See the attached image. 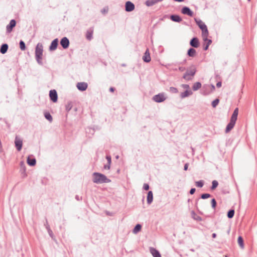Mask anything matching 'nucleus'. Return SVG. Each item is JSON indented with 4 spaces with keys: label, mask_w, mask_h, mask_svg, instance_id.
Wrapping results in <instances>:
<instances>
[{
    "label": "nucleus",
    "mask_w": 257,
    "mask_h": 257,
    "mask_svg": "<svg viewBox=\"0 0 257 257\" xmlns=\"http://www.w3.org/2000/svg\"><path fill=\"white\" fill-rule=\"evenodd\" d=\"M106 159L107 161V163L111 164V157L110 155H106Z\"/></svg>",
    "instance_id": "49530a36"
},
{
    "label": "nucleus",
    "mask_w": 257,
    "mask_h": 257,
    "mask_svg": "<svg viewBox=\"0 0 257 257\" xmlns=\"http://www.w3.org/2000/svg\"><path fill=\"white\" fill-rule=\"evenodd\" d=\"M20 48L22 51H24L26 49L25 43L22 40H21L19 42Z\"/></svg>",
    "instance_id": "c9c22d12"
},
{
    "label": "nucleus",
    "mask_w": 257,
    "mask_h": 257,
    "mask_svg": "<svg viewBox=\"0 0 257 257\" xmlns=\"http://www.w3.org/2000/svg\"><path fill=\"white\" fill-rule=\"evenodd\" d=\"M235 123H234L231 121L227 124L225 128V132L226 133H229L234 126Z\"/></svg>",
    "instance_id": "393cba45"
},
{
    "label": "nucleus",
    "mask_w": 257,
    "mask_h": 257,
    "mask_svg": "<svg viewBox=\"0 0 257 257\" xmlns=\"http://www.w3.org/2000/svg\"><path fill=\"white\" fill-rule=\"evenodd\" d=\"M48 233L49 236L51 237V238L53 240H55V237L53 233L52 230L51 229L50 230H48Z\"/></svg>",
    "instance_id": "c03bdc74"
},
{
    "label": "nucleus",
    "mask_w": 257,
    "mask_h": 257,
    "mask_svg": "<svg viewBox=\"0 0 257 257\" xmlns=\"http://www.w3.org/2000/svg\"><path fill=\"white\" fill-rule=\"evenodd\" d=\"M163 18L170 19L173 22L179 23L182 21V17H163Z\"/></svg>",
    "instance_id": "f704fd0d"
},
{
    "label": "nucleus",
    "mask_w": 257,
    "mask_h": 257,
    "mask_svg": "<svg viewBox=\"0 0 257 257\" xmlns=\"http://www.w3.org/2000/svg\"><path fill=\"white\" fill-rule=\"evenodd\" d=\"M59 43V40L58 38L54 39L51 43L49 47V50L50 51H53L57 49Z\"/></svg>",
    "instance_id": "9b49d317"
},
{
    "label": "nucleus",
    "mask_w": 257,
    "mask_h": 257,
    "mask_svg": "<svg viewBox=\"0 0 257 257\" xmlns=\"http://www.w3.org/2000/svg\"><path fill=\"white\" fill-rule=\"evenodd\" d=\"M143 188L145 190H146V191L149 190V188H150L149 185L148 184H147V183L144 184Z\"/></svg>",
    "instance_id": "a18cd8bd"
},
{
    "label": "nucleus",
    "mask_w": 257,
    "mask_h": 257,
    "mask_svg": "<svg viewBox=\"0 0 257 257\" xmlns=\"http://www.w3.org/2000/svg\"><path fill=\"white\" fill-rule=\"evenodd\" d=\"M202 84L200 82H196L194 83L192 86V89L193 91H197L201 87Z\"/></svg>",
    "instance_id": "c756f323"
},
{
    "label": "nucleus",
    "mask_w": 257,
    "mask_h": 257,
    "mask_svg": "<svg viewBox=\"0 0 257 257\" xmlns=\"http://www.w3.org/2000/svg\"><path fill=\"white\" fill-rule=\"evenodd\" d=\"M15 147L18 151H20L22 149L23 141L17 136L15 138Z\"/></svg>",
    "instance_id": "f8f14e48"
},
{
    "label": "nucleus",
    "mask_w": 257,
    "mask_h": 257,
    "mask_svg": "<svg viewBox=\"0 0 257 257\" xmlns=\"http://www.w3.org/2000/svg\"><path fill=\"white\" fill-rule=\"evenodd\" d=\"M17 22L15 19L10 21L9 24L6 27V31L7 33H10L12 32L14 28L16 26Z\"/></svg>",
    "instance_id": "1a4fd4ad"
},
{
    "label": "nucleus",
    "mask_w": 257,
    "mask_h": 257,
    "mask_svg": "<svg viewBox=\"0 0 257 257\" xmlns=\"http://www.w3.org/2000/svg\"><path fill=\"white\" fill-rule=\"evenodd\" d=\"M75 198L76 199V200H77V201H80V200H82V197H79L78 195H76L75 196Z\"/></svg>",
    "instance_id": "603ef678"
},
{
    "label": "nucleus",
    "mask_w": 257,
    "mask_h": 257,
    "mask_svg": "<svg viewBox=\"0 0 257 257\" xmlns=\"http://www.w3.org/2000/svg\"><path fill=\"white\" fill-rule=\"evenodd\" d=\"M186 62H187V60L184 59L183 61L179 62V63H177L176 64H175V65H184V64H186Z\"/></svg>",
    "instance_id": "3c124183"
},
{
    "label": "nucleus",
    "mask_w": 257,
    "mask_h": 257,
    "mask_svg": "<svg viewBox=\"0 0 257 257\" xmlns=\"http://www.w3.org/2000/svg\"><path fill=\"white\" fill-rule=\"evenodd\" d=\"M44 116L45 118L50 122H52L53 120V117L49 112H45L44 113Z\"/></svg>",
    "instance_id": "72a5a7b5"
},
{
    "label": "nucleus",
    "mask_w": 257,
    "mask_h": 257,
    "mask_svg": "<svg viewBox=\"0 0 257 257\" xmlns=\"http://www.w3.org/2000/svg\"><path fill=\"white\" fill-rule=\"evenodd\" d=\"M238 114V108L237 107L235 108L231 115L230 121L236 123V120L237 119V116Z\"/></svg>",
    "instance_id": "4468645a"
},
{
    "label": "nucleus",
    "mask_w": 257,
    "mask_h": 257,
    "mask_svg": "<svg viewBox=\"0 0 257 257\" xmlns=\"http://www.w3.org/2000/svg\"><path fill=\"white\" fill-rule=\"evenodd\" d=\"M193 94L191 90H186L184 92H181L180 94V97L181 99L187 97Z\"/></svg>",
    "instance_id": "6ab92c4d"
},
{
    "label": "nucleus",
    "mask_w": 257,
    "mask_h": 257,
    "mask_svg": "<svg viewBox=\"0 0 257 257\" xmlns=\"http://www.w3.org/2000/svg\"><path fill=\"white\" fill-rule=\"evenodd\" d=\"M235 211L233 209H229L227 213V216L229 219H231L233 218V217L234 215Z\"/></svg>",
    "instance_id": "473e14b6"
},
{
    "label": "nucleus",
    "mask_w": 257,
    "mask_h": 257,
    "mask_svg": "<svg viewBox=\"0 0 257 257\" xmlns=\"http://www.w3.org/2000/svg\"><path fill=\"white\" fill-rule=\"evenodd\" d=\"M237 242L241 248H244V240L242 236H239L237 238Z\"/></svg>",
    "instance_id": "7c9ffc66"
},
{
    "label": "nucleus",
    "mask_w": 257,
    "mask_h": 257,
    "mask_svg": "<svg viewBox=\"0 0 257 257\" xmlns=\"http://www.w3.org/2000/svg\"><path fill=\"white\" fill-rule=\"evenodd\" d=\"M191 214L192 217L195 220H196L197 221H201L202 220V218L200 216L197 215L194 211L192 210L191 212Z\"/></svg>",
    "instance_id": "cd10ccee"
},
{
    "label": "nucleus",
    "mask_w": 257,
    "mask_h": 257,
    "mask_svg": "<svg viewBox=\"0 0 257 257\" xmlns=\"http://www.w3.org/2000/svg\"><path fill=\"white\" fill-rule=\"evenodd\" d=\"M182 13L183 15H186L190 16L193 15L192 12L187 7H184L182 9Z\"/></svg>",
    "instance_id": "b1692460"
},
{
    "label": "nucleus",
    "mask_w": 257,
    "mask_h": 257,
    "mask_svg": "<svg viewBox=\"0 0 257 257\" xmlns=\"http://www.w3.org/2000/svg\"><path fill=\"white\" fill-rule=\"evenodd\" d=\"M190 45L194 48H197L200 45L199 39L196 37H193L190 41Z\"/></svg>",
    "instance_id": "9d476101"
},
{
    "label": "nucleus",
    "mask_w": 257,
    "mask_h": 257,
    "mask_svg": "<svg viewBox=\"0 0 257 257\" xmlns=\"http://www.w3.org/2000/svg\"><path fill=\"white\" fill-rule=\"evenodd\" d=\"M43 53V46L41 43H38L36 47L35 51V59L37 63L40 65H43L42 61Z\"/></svg>",
    "instance_id": "f03ea898"
},
{
    "label": "nucleus",
    "mask_w": 257,
    "mask_h": 257,
    "mask_svg": "<svg viewBox=\"0 0 257 257\" xmlns=\"http://www.w3.org/2000/svg\"><path fill=\"white\" fill-rule=\"evenodd\" d=\"M74 110L76 112L77 111V108L76 107L74 108Z\"/></svg>",
    "instance_id": "69168bd1"
},
{
    "label": "nucleus",
    "mask_w": 257,
    "mask_h": 257,
    "mask_svg": "<svg viewBox=\"0 0 257 257\" xmlns=\"http://www.w3.org/2000/svg\"><path fill=\"white\" fill-rule=\"evenodd\" d=\"M135 9L134 5L131 2H127L125 3V10L127 12H131Z\"/></svg>",
    "instance_id": "412c9836"
},
{
    "label": "nucleus",
    "mask_w": 257,
    "mask_h": 257,
    "mask_svg": "<svg viewBox=\"0 0 257 257\" xmlns=\"http://www.w3.org/2000/svg\"><path fill=\"white\" fill-rule=\"evenodd\" d=\"M167 99V97L165 96V93H160L158 94L155 95L152 97V100L157 103H161Z\"/></svg>",
    "instance_id": "39448f33"
},
{
    "label": "nucleus",
    "mask_w": 257,
    "mask_h": 257,
    "mask_svg": "<svg viewBox=\"0 0 257 257\" xmlns=\"http://www.w3.org/2000/svg\"><path fill=\"white\" fill-rule=\"evenodd\" d=\"M162 0H148L146 1V4L148 6H152Z\"/></svg>",
    "instance_id": "2f4dec72"
},
{
    "label": "nucleus",
    "mask_w": 257,
    "mask_h": 257,
    "mask_svg": "<svg viewBox=\"0 0 257 257\" xmlns=\"http://www.w3.org/2000/svg\"><path fill=\"white\" fill-rule=\"evenodd\" d=\"M197 72L196 66L192 65L189 68L187 69L186 72L184 74L182 78L186 81H191Z\"/></svg>",
    "instance_id": "7ed1b4c3"
},
{
    "label": "nucleus",
    "mask_w": 257,
    "mask_h": 257,
    "mask_svg": "<svg viewBox=\"0 0 257 257\" xmlns=\"http://www.w3.org/2000/svg\"><path fill=\"white\" fill-rule=\"evenodd\" d=\"M73 102L72 101H69L65 105V110L67 112H68L73 108Z\"/></svg>",
    "instance_id": "c85d7f7f"
},
{
    "label": "nucleus",
    "mask_w": 257,
    "mask_h": 257,
    "mask_svg": "<svg viewBox=\"0 0 257 257\" xmlns=\"http://www.w3.org/2000/svg\"><path fill=\"white\" fill-rule=\"evenodd\" d=\"M222 192L224 194H228V193H229V191H227V190H222Z\"/></svg>",
    "instance_id": "4d7b16f0"
},
{
    "label": "nucleus",
    "mask_w": 257,
    "mask_h": 257,
    "mask_svg": "<svg viewBox=\"0 0 257 257\" xmlns=\"http://www.w3.org/2000/svg\"><path fill=\"white\" fill-rule=\"evenodd\" d=\"M174 71H177L178 70L177 68H173L172 69ZM186 68L185 67H182V66H180L178 68V70L179 71H180V72H183L184 71H185L186 70Z\"/></svg>",
    "instance_id": "37998d69"
},
{
    "label": "nucleus",
    "mask_w": 257,
    "mask_h": 257,
    "mask_svg": "<svg viewBox=\"0 0 257 257\" xmlns=\"http://www.w3.org/2000/svg\"><path fill=\"white\" fill-rule=\"evenodd\" d=\"M204 183L203 180H199L195 182V185L197 187L202 188L204 185Z\"/></svg>",
    "instance_id": "58836bf2"
},
{
    "label": "nucleus",
    "mask_w": 257,
    "mask_h": 257,
    "mask_svg": "<svg viewBox=\"0 0 257 257\" xmlns=\"http://www.w3.org/2000/svg\"><path fill=\"white\" fill-rule=\"evenodd\" d=\"M199 200V198H198L197 200H196V205H197V201Z\"/></svg>",
    "instance_id": "774afa93"
},
{
    "label": "nucleus",
    "mask_w": 257,
    "mask_h": 257,
    "mask_svg": "<svg viewBox=\"0 0 257 257\" xmlns=\"http://www.w3.org/2000/svg\"><path fill=\"white\" fill-rule=\"evenodd\" d=\"M27 163L30 166L33 167L36 164V159L34 157L29 156L27 159Z\"/></svg>",
    "instance_id": "2eb2a0df"
},
{
    "label": "nucleus",
    "mask_w": 257,
    "mask_h": 257,
    "mask_svg": "<svg viewBox=\"0 0 257 257\" xmlns=\"http://www.w3.org/2000/svg\"><path fill=\"white\" fill-rule=\"evenodd\" d=\"M208 35H206V36L203 35V40L204 41L203 45V49L204 51H207L208 49L209 45L212 43V40L207 38V36Z\"/></svg>",
    "instance_id": "423d86ee"
},
{
    "label": "nucleus",
    "mask_w": 257,
    "mask_h": 257,
    "mask_svg": "<svg viewBox=\"0 0 257 257\" xmlns=\"http://www.w3.org/2000/svg\"><path fill=\"white\" fill-rule=\"evenodd\" d=\"M173 65V64H168L167 65H166V67L168 68L169 67H171Z\"/></svg>",
    "instance_id": "680f3d73"
},
{
    "label": "nucleus",
    "mask_w": 257,
    "mask_h": 257,
    "mask_svg": "<svg viewBox=\"0 0 257 257\" xmlns=\"http://www.w3.org/2000/svg\"><path fill=\"white\" fill-rule=\"evenodd\" d=\"M20 167H21L20 172H21V173L22 174H24V177L27 176L26 172V167L25 164L23 161H21L20 162Z\"/></svg>",
    "instance_id": "a878e982"
},
{
    "label": "nucleus",
    "mask_w": 257,
    "mask_h": 257,
    "mask_svg": "<svg viewBox=\"0 0 257 257\" xmlns=\"http://www.w3.org/2000/svg\"><path fill=\"white\" fill-rule=\"evenodd\" d=\"M153 201V193L152 191H149L147 193V201L148 204H151Z\"/></svg>",
    "instance_id": "4be33fe9"
},
{
    "label": "nucleus",
    "mask_w": 257,
    "mask_h": 257,
    "mask_svg": "<svg viewBox=\"0 0 257 257\" xmlns=\"http://www.w3.org/2000/svg\"><path fill=\"white\" fill-rule=\"evenodd\" d=\"M218 182L216 180H213L212 182V185L210 187V189L211 190H215L218 186Z\"/></svg>",
    "instance_id": "e433bc0d"
},
{
    "label": "nucleus",
    "mask_w": 257,
    "mask_h": 257,
    "mask_svg": "<svg viewBox=\"0 0 257 257\" xmlns=\"http://www.w3.org/2000/svg\"><path fill=\"white\" fill-rule=\"evenodd\" d=\"M216 234L215 233H213L212 234V237L213 238H215L216 237Z\"/></svg>",
    "instance_id": "bf43d9fd"
},
{
    "label": "nucleus",
    "mask_w": 257,
    "mask_h": 257,
    "mask_svg": "<svg viewBox=\"0 0 257 257\" xmlns=\"http://www.w3.org/2000/svg\"><path fill=\"white\" fill-rule=\"evenodd\" d=\"M45 228H46V229H47V231H48V230H51V228H50V225H47V226H45Z\"/></svg>",
    "instance_id": "13d9d810"
},
{
    "label": "nucleus",
    "mask_w": 257,
    "mask_h": 257,
    "mask_svg": "<svg viewBox=\"0 0 257 257\" xmlns=\"http://www.w3.org/2000/svg\"><path fill=\"white\" fill-rule=\"evenodd\" d=\"M77 88L80 91L86 90L88 87V84L85 82H78L76 84Z\"/></svg>",
    "instance_id": "ddd939ff"
},
{
    "label": "nucleus",
    "mask_w": 257,
    "mask_h": 257,
    "mask_svg": "<svg viewBox=\"0 0 257 257\" xmlns=\"http://www.w3.org/2000/svg\"><path fill=\"white\" fill-rule=\"evenodd\" d=\"M196 191V189L195 188H192L190 190V191H189V193L191 194V195H193V194H194V193Z\"/></svg>",
    "instance_id": "8fccbe9b"
},
{
    "label": "nucleus",
    "mask_w": 257,
    "mask_h": 257,
    "mask_svg": "<svg viewBox=\"0 0 257 257\" xmlns=\"http://www.w3.org/2000/svg\"><path fill=\"white\" fill-rule=\"evenodd\" d=\"M219 99L217 98L213 100L211 102L212 107L215 108L219 104Z\"/></svg>",
    "instance_id": "4c0bfd02"
},
{
    "label": "nucleus",
    "mask_w": 257,
    "mask_h": 257,
    "mask_svg": "<svg viewBox=\"0 0 257 257\" xmlns=\"http://www.w3.org/2000/svg\"><path fill=\"white\" fill-rule=\"evenodd\" d=\"M60 44L63 49H67L69 47L70 41L67 37H64L60 40Z\"/></svg>",
    "instance_id": "6e6552de"
},
{
    "label": "nucleus",
    "mask_w": 257,
    "mask_h": 257,
    "mask_svg": "<svg viewBox=\"0 0 257 257\" xmlns=\"http://www.w3.org/2000/svg\"><path fill=\"white\" fill-rule=\"evenodd\" d=\"M92 181L93 183L96 184L108 183L111 182V180L105 175L98 172H94L92 174Z\"/></svg>",
    "instance_id": "f257e3e1"
},
{
    "label": "nucleus",
    "mask_w": 257,
    "mask_h": 257,
    "mask_svg": "<svg viewBox=\"0 0 257 257\" xmlns=\"http://www.w3.org/2000/svg\"><path fill=\"white\" fill-rule=\"evenodd\" d=\"M211 207L213 209H215L217 206V202L215 198H213L211 200Z\"/></svg>",
    "instance_id": "ea45409f"
},
{
    "label": "nucleus",
    "mask_w": 257,
    "mask_h": 257,
    "mask_svg": "<svg viewBox=\"0 0 257 257\" xmlns=\"http://www.w3.org/2000/svg\"><path fill=\"white\" fill-rule=\"evenodd\" d=\"M93 27H90L87 30L86 33V38L88 40H91L93 38Z\"/></svg>",
    "instance_id": "a211bd4d"
},
{
    "label": "nucleus",
    "mask_w": 257,
    "mask_h": 257,
    "mask_svg": "<svg viewBox=\"0 0 257 257\" xmlns=\"http://www.w3.org/2000/svg\"><path fill=\"white\" fill-rule=\"evenodd\" d=\"M8 48H9L8 45L7 44H6V43H4L1 46L0 52L2 54H5V53H7V51L8 50Z\"/></svg>",
    "instance_id": "5701e85b"
},
{
    "label": "nucleus",
    "mask_w": 257,
    "mask_h": 257,
    "mask_svg": "<svg viewBox=\"0 0 257 257\" xmlns=\"http://www.w3.org/2000/svg\"><path fill=\"white\" fill-rule=\"evenodd\" d=\"M194 18L199 28L202 31V36L208 35V31L206 25L202 21L199 20L198 17Z\"/></svg>",
    "instance_id": "20e7f679"
},
{
    "label": "nucleus",
    "mask_w": 257,
    "mask_h": 257,
    "mask_svg": "<svg viewBox=\"0 0 257 257\" xmlns=\"http://www.w3.org/2000/svg\"><path fill=\"white\" fill-rule=\"evenodd\" d=\"M109 90L110 92H113L115 91V89L114 87H110Z\"/></svg>",
    "instance_id": "6e6d98bb"
},
{
    "label": "nucleus",
    "mask_w": 257,
    "mask_h": 257,
    "mask_svg": "<svg viewBox=\"0 0 257 257\" xmlns=\"http://www.w3.org/2000/svg\"><path fill=\"white\" fill-rule=\"evenodd\" d=\"M188 166H189L188 163L185 164V165L184 166V171H187L188 170Z\"/></svg>",
    "instance_id": "864d4df0"
},
{
    "label": "nucleus",
    "mask_w": 257,
    "mask_h": 257,
    "mask_svg": "<svg viewBox=\"0 0 257 257\" xmlns=\"http://www.w3.org/2000/svg\"><path fill=\"white\" fill-rule=\"evenodd\" d=\"M222 82L221 81H218L216 83V87L217 88H219L221 86Z\"/></svg>",
    "instance_id": "5fc2aeb1"
},
{
    "label": "nucleus",
    "mask_w": 257,
    "mask_h": 257,
    "mask_svg": "<svg viewBox=\"0 0 257 257\" xmlns=\"http://www.w3.org/2000/svg\"><path fill=\"white\" fill-rule=\"evenodd\" d=\"M121 66L122 67H125V66H126V64H124V63H123V64H121Z\"/></svg>",
    "instance_id": "0e129e2a"
},
{
    "label": "nucleus",
    "mask_w": 257,
    "mask_h": 257,
    "mask_svg": "<svg viewBox=\"0 0 257 257\" xmlns=\"http://www.w3.org/2000/svg\"><path fill=\"white\" fill-rule=\"evenodd\" d=\"M211 195L209 193H203L200 196V198L203 199H206L208 198H210Z\"/></svg>",
    "instance_id": "a19ab883"
},
{
    "label": "nucleus",
    "mask_w": 257,
    "mask_h": 257,
    "mask_svg": "<svg viewBox=\"0 0 257 257\" xmlns=\"http://www.w3.org/2000/svg\"><path fill=\"white\" fill-rule=\"evenodd\" d=\"M143 60L146 63H149L151 61V58L150 56V54L149 53V51L147 49L145 53L144 56H143Z\"/></svg>",
    "instance_id": "dca6fc26"
},
{
    "label": "nucleus",
    "mask_w": 257,
    "mask_h": 257,
    "mask_svg": "<svg viewBox=\"0 0 257 257\" xmlns=\"http://www.w3.org/2000/svg\"><path fill=\"white\" fill-rule=\"evenodd\" d=\"M150 252L151 253L153 257H162L161 253H160L159 250H158L156 248L153 247H150Z\"/></svg>",
    "instance_id": "f3484780"
},
{
    "label": "nucleus",
    "mask_w": 257,
    "mask_h": 257,
    "mask_svg": "<svg viewBox=\"0 0 257 257\" xmlns=\"http://www.w3.org/2000/svg\"><path fill=\"white\" fill-rule=\"evenodd\" d=\"M104 11V13H103V14H105L106 12H107L108 11V8H105L103 10Z\"/></svg>",
    "instance_id": "e2e57ef3"
},
{
    "label": "nucleus",
    "mask_w": 257,
    "mask_h": 257,
    "mask_svg": "<svg viewBox=\"0 0 257 257\" xmlns=\"http://www.w3.org/2000/svg\"><path fill=\"white\" fill-rule=\"evenodd\" d=\"M50 99L53 102H57L58 101V94L55 89H52L49 91Z\"/></svg>",
    "instance_id": "0eeeda50"
},
{
    "label": "nucleus",
    "mask_w": 257,
    "mask_h": 257,
    "mask_svg": "<svg viewBox=\"0 0 257 257\" xmlns=\"http://www.w3.org/2000/svg\"><path fill=\"white\" fill-rule=\"evenodd\" d=\"M187 54L189 57H194L196 55L197 52L194 48L192 47L188 50Z\"/></svg>",
    "instance_id": "aec40b11"
},
{
    "label": "nucleus",
    "mask_w": 257,
    "mask_h": 257,
    "mask_svg": "<svg viewBox=\"0 0 257 257\" xmlns=\"http://www.w3.org/2000/svg\"><path fill=\"white\" fill-rule=\"evenodd\" d=\"M110 164H109L108 163H107L106 164L104 165V167H103L104 169L109 170L110 169Z\"/></svg>",
    "instance_id": "de8ad7c7"
},
{
    "label": "nucleus",
    "mask_w": 257,
    "mask_h": 257,
    "mask_svg": "<svg viewBox=\"0 0 257 257\" xmlns=\"http://www.w3.org/2000/svg\"><path fill=\"white\" fill-rule=\"evenodd\" d=\"M211 86H212V88H213V89L214 90L215 89V86L213 85H212Z\"/></svg>",
    "instance_id": "338daca9"
},
{
    "label": "nucleus",
    "mask_w": 257,
    "mask_h": 257,
    "mask_svg": "<svg viewBox=\"0 0 257 257\" xmlns=\"http://www.w3.org/2000/svg\"><path fill=\"white\" fill-rule=\"evenodd\" d=\"M142 226L141 224H137L135 225L134 229H133V232L134 234H137L138 232H139L142 229Z\"/></svg>",
    "instance_id": "bb28decb"
},
{
    "label": "nucleus",
    "mask_w": 257,
    "mask_h": 257,
    "mask_svg": "<svg viewBox=\"0 0 257 257\" xmlns=\"http://www.w3.org/2000/svg\"><path fill=\"white\" fill-rule=\"evenodd\" d=\"M45 219H46V223L44 224V226H46L47 225H49L48 224V222L47 219L46 218Z\"/></svg>",
    "instance_id": "052dcab7"
},
{
    "label": "nucleus",
    "mask_w": 257,
    "mask_h": 257,
    "mask_svg": "<svg viewBox=\"0 0 257 257\" xmlns=\"http://www.w3.org/2000/svg\"><path fill=\"white\" fill-rule=\"evenodd\" d=\"M182 87L186 89V90H189V89L190 88V86L188 84H182Z\"/></svg>",
    "instance_id": "09e8293b"
},
{
    "label": "nucleus",
    "mask_w": 257,
    "mask_h": 257,
    "mask_svg": "<svg viewBox=\"0 0 257 257\" xmlns=\"http://www.w3.org/2000/svg\"><path fill=\"white\" fill-rule=\"evenodd\" d=\"M169 91L172 93H177L178 92V89L173 86L170 87Z\"/></svg>",
    "instance_id": "79ce46f5"
}]
</instances>
